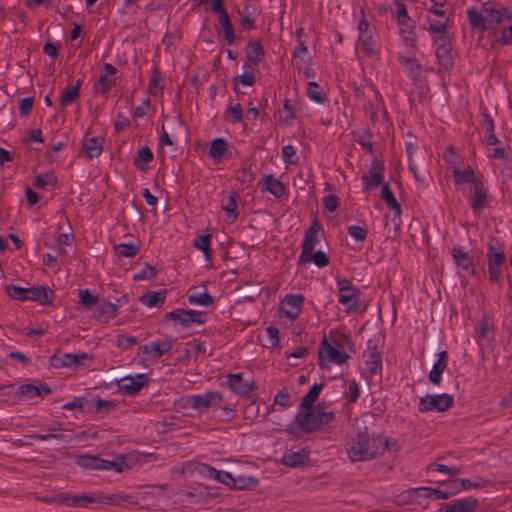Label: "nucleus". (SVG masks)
I'll use <instances>...</instances> for the list:
<instances>
[{
	"instance_id": "1",
	"label": "nucleus",
	"mask_w": 512,
	"mask_h": 512,
	"mask_svg": "<svg viewBox=\"0 0 512 512\" xmlns=\"http://www.w3.org/2000/svg\"><path fill=\"white\" fill-rule=\"evenodd\" d=\"M376 442H380V447H378V449H374L373 444H370L367 428L365 427L364 430L358 428L356 436L347 443L346 447L351 461L357 462L373 459L376 456L383 454L389 447L387 437L381 435L375 436L373 437V443Z\"/></svg>"
},
{
	"instance_id": "2",
	"label": "nucleus",
	"mask_w": 512,
	"mask_h": 512,
	"mask_svg": "<svg viewBox=\"0 0 512 512\" xmlns=\"http://www.w3.org/2000/svg\"><path fill=\"white\" fill-rule=\"evenodd\" d=\"M467 18L470 26L482 31L493 30L505 22L503 5L487 1L482 4L481 9L470 8L467 10Z\"/></svg>"
},
{
	"instance_id": "3",
	"label": "nucleus",
	"mask_w": 512,
	"mask_h": 512,
	"mask_svg": "<svg viewBox=\"0 0 512 512\" xmlns=\"http://www.w3.org/2000/svg\"><path fill=\"white\" fill-rule=\"evenodd\" d=\"M335 419V414L331 411H322L319 406L312 409L299 410L295 416V423L305 433H313L328 425Z\"/></svg>"
},
{
	"instance_id": "4",
	"label": "nucleus",
	"mask_w": 512,
	"mask_h": 512,
	"mask_svg": "<svg viewBox=\"0 0 512 512\" xmlns=\"http://www.w3.org/2000/svg\"><path fill=\"white\" fill-rule=\"evenodd\" d=\"M207 321V313L200 310L175 309L163 316V322L173 323L174 326L190 328L192 325H203Z\"/></svg>"
},
{
	"instance_id": "5",
	"label": "nucleus",
	"mask_w": 512,
	"mask_h": 512,
	"mask_svg": "<svg viewBox=\"0 0 512 512\" xmlns=\"http://www.w3.org/2000/svg\"><path fill=\"white\" fill-rule=\"evenodd\" d=\"M223 397L218 392H207L200 395H189L182 399L183 406L200 412L210 407H220Z\"/></svg>"
},
{
	"instance_id": "6",
	"label": "nucleus",
	"mask_w": 512,
	"mask_h": 512,
	"mask_svg": "<svg viewBox=\"0 0 512 512\" xmlns=\"http://www.w3.org/2000/svg\"><path fill=\"white\" fill-rule=\"evenodd\" d=\"M454 404V398L449 394L426 395L420 398L419 410L421 412L439 411L444 412Z\"/></svg>"
},
{
	"instance_id": "7",
	"label": "nucleus",
	"mask_w": 512,
	"mask_h": 512,
	"mask_svg": "<svg viewBox=\"0 0 512 512\" xmlns=\"http://www.w3.org/2000/svg\"><path fill=\"white\" fill-rule=\"evenodd\" d=\"M15 300H32L41 305H51L54 299V290H6Z\"/></svg>"
},
{
	"instance_id": "8",
	"label": "nucleus",
	"mask_w": 512,
	"mask_h": 512,
	"mask_svg": "<svg viewBox=\"0 0 512 512\" xmlns=\"http://www.w3.org/2000/svg\"><path fill=\"white\" fill-rule=\"evenodd\" d=\"M506 261L504 252L498 251L491 240L488 243L487 265L489 278L493 283H498L501 276V268Z\"/></svg>"
},
{
	"instance_id": "9",
	"label": "nucleus",
	"mask_w": 512,
	"mask_h": 512,
	"mask_svg": "<svg viewBox=\"0 0 512 512\" xmlns=\"http://www.w3.org/2000/svg\"><path fill=\"white\" fill-rule=\"evenodd\" d=\"M468 192L471 209L475 214H479L488 205V192L483 180L470 185Z\"/></svg>"
},
{
	"instance_id": "10",
	"label": "nucleus",
	"mask_w": 512,
	"mask_h": 512,
	"mask_svg": "<svg viewBox=\"0 0 512 512\" xmlns=\"http://www.w3.org/2000/svg\"><path fill=\"white\" fill-rule=\"evenodd\" d=\"M304 302L302 295L288 294L281 301L279 311L287 318L294 320L301 312Z\"/></svg>"
},
{
	"instance_id": "11",
	"label": "nucleus",
	"mask_w": 512,
	"mask_h": 512,
	"mask_svg": "<svg viewBox=\"0 0 512 512\" xmlns=\"http://www.w3.org/2000/svg\"><path fill=\"white\" fill-rule=\"evenodd\" d=\"M325 357H327L330 362L336 364H343L349 359V355L346 352L340 351L330 345L326 338L323 339L322 347L319 351V365L321 367L324 366Z\"/></svg>"
},
{
	"instance_id": "12",
	"label": "nucleus",
	"mask_w": 512,
	"mask_h": 512,
	"mask_svg": "<svg viewBox=\"0 0 512 512\" xmlns=\"http://www.w3.org/2000/svg\"><path fill=\"white\" fill-rule=\"evenodd\" d=\"M149 381L147 374L140 373L135 376H126L120 379L119 388L127 395L137 394Z\"/></svg>"
},
{
	"instance_id": "13",
	"label": "nucleus",
	"mask_w": 512,
	"mask_h": 512,
	"mask_svg": "<svg viewBox=\"0 0 512 512\" xmlns=\"http://www.w3.org/2000/svg\"><path fill=\"white\" fill-rule=\"evenodd\" d=\"M338 301L344 306L346 313H351L358 309L366 310V304L359 300V290H339Z\"/></svg>"
},
{
	"instance_id": "14",
	"label": "nucleus",
	"mask_w": 512,
	"mask_h": 512,
	"mask_svg": "<svg viewBox=\"0 0 512 512\" xmlns=\"http://www.w3.org/2000/svg\"><path fill=\"white\" fill-rule=\"evenodd\" d=\"M117 73V69L110 63H105L103 72L97 83L95 84V92L100 94L107 93L114 86L116 78L113 76Z\"/></svg>"
},
{
	"instance_id": "15",
	"label": "nucleus",
	"mask_w": 512,
	"mask_h": 512,
	"mask_svg": "<svg viewBox=\"0 0 512 512\" xmlns=\"http://www.w3.org/2000/svg\"><path fill=\"white\" fill-rule=\"evenodd\" d=\"M434 42L437 45L436 56L438 58L439 64L446 69L451 67L453 60L448 37L446 35L437 36L434 39Z\"/></svg>"
},
{
	"instance_id": "16",
	"label": "nucleus",
	"mask_w": 512,
	"mask_h": 512,
	"mask_svg": "<svg viewBox=\"0 0 512 512\" xmlns=\"http://www.w3.org/2000/svg\"><path fill=\"white\" fill-rule=\"evenodd\" d=\"M452 176L454 178L455 185H461L464 183H470V185H474L475 182L482 180L480 176H477L475 171L470 167H466L461 170L457 164L452 166Z\"/></svg>"
},
{
	"instance_id": "17",
	"label": "nucleus",
	"mask_w": 512,
	"mask_h": 512,
	"mask_svg": "<svg viewBox=\"0 0 512 512\" xmlns=\"http://www.w3.org/2000/svg\"><path fill=\"white\" fill-rule=\"evenodd\" d=\"M447 358L448 354L446 351H442L439 353L438 360L433 365L431 371L429 372L428 378L431 383L434 385H439L442 380V374L447 367Z\"/></svg>"
},
{
	"instance_id": "18",
	"label": "nucleus",
	"mask_w": 512,
	"mask_h": 512,
	"mask_svg": "<svg viewBox=\"0 0 512 512\" xmlns=\"http://www.w3.org/2000/svg\"><path fill=\"white\" fill-rule=\"evenodd\" d=\"M479 502L473 497L457 499L448 505L446 512H473Z\"/></svg>"
},
{
	"instance_id": "19",
	"label": "nucleus",
	"mask_w": 512,
	"mask_h": 512,
	"mask_svg": "<svg viewBox=\"0 0 512 512\" xmlns=\"http://www.w3.org/2000/svg\"><path fill=\"white\" fill-rule=\"evenodd\" d=\"M228 384L231 390L238 395H246L253 389V386L244 380L241 374H229Z\"/></svg>"
},
{
	"instance_id": "20",
	"label": "nucleus",
	"mask_w": 512,
	"mask_h": 512,
	"mask_svg": "<svg viewBox=\"0 0 512 512\" xmlns=\"http://www.w3.org/2000/svg\"><path fill=\"white\" fill-rule=\"evenodd\" d=\"M262 190L268 191L275 197L280 198L285 194L286 187L283 182L270 174L263 179Z\"/></svg>"
},
{
	"instance_id": "21",
	"label": "nucleus",
	"mask_w": 512,
	"mask_h": 512,
	"mask_svg": "<svg viewBox=\"0 0 512 512\" xmlns=\"http://www.w3.org/2000/svg\"><path fill=\"white\" fill-rule=\"evenodd\" d=\"M363 356L366 359L367 370L369 373L377 374L381 372L382 362L376 347H368Z\"/></svg>"
},
{
	"instance_id": "22",
	"label": "nucleus",
	"mask_w": 512,
	"mask_h": 512,
	"mask_svg": "<svg viewBox=\"0 0 512 512\" xmlns=\"http://www.w3.org/2000/svg\"><path fill=\"white\" fill-rule=\"evenodd\" d=\"M309 461L308 453L305 450L288 452L283 455L282 463L289 467H301Z\"/></svg>"
},
{
	"instance_id": "23",
	"label": "nucleus",
	"mask_w": 512,
	"mask_h": 512,
	"mask_svg": "<svg viewBox=\"0 0 512 512\" xmlns=\"http://www.w3.org/2000/svg\"><path fill=\"white\" fill-rule=\"evenodd\" d=\"M319 243L317 235L305 234L302 244V251L299 257V263H309L308 255L312 254L316 245Z\"/></svg>"
},
{
	"instance_id": "24",
	"label": "nucleus",
	"mask_w": 512,
	"mask_h": 512,
	"mask_svg": "<svg viewBox=\"0 0 512 512\" xmlns=\"http://www.w3.org/2000/svg\"><path fill=\"white\" fill-rule=\"evenodd\" d=\"M452 255L457 266L462 267L463 270L467 272L473 273L472 257L467 252L463 251L461 247H455Z\"/></svg>"
},
{
	"instance_id": "25",
	"label": "nucleus",
	"mask_w": 512,
	"mask_h": 512,
	"mask_svg": "<svg viewBox=\"0 0 512 512\" xmlns=\"http://www.w3.org/2000/svg\"><path fill=\"white\" fill-rule=\"evenodd\" d=\"M381 197L387 206L393 210L394 215L399 217L401 215V206L394 196L388 183L384 184L381 189Z\"/></svg>"
},
{
	"instance_id": "26",
	"label": "nucleus",
	"mask_w": 512,
	"mask_h": 512,
	"mask_svg": "<svg viewBox=\"0 0 512 512\" xmlns=\"http://www.w3.org/2000/svg\"><path fill=\"white\" fill-rule=\"evenodd\" d=\"M166 299V290L159 292H149L142 295L139 300L147 307H161Z\"/></svg>"
},
{
	"instance_id": "27",
	"label": "nucleus",
	"mask_w": 512,
	"mask_h": 512,
	"mask_svg": "<svg viewBox=\"0 0 512 512\" xmlns=\"http://www.w3.org/2000/svg\"><path fill=\"white\" fill-rule=\"evenodd\" d=\"M117 305L105 303L98 307L94 317L98 322L107 323L116 316Z\"/></svg>"
},
{
	"instance_id": "28",
	"label": "nucleus",
	"mask_w": 512,
	"mask_h": 512,
	"mask_svg": "<svg viewBox=\"0 0 512 512\" xmlns=\"http://www.w3.org/2000/svg\"><path fill=\"white\" fill-rule=\"evenodd\" d=\"M323 384L322 383H315L308 393L302 398V401L300 403V410H307L314 408L313 405L315 401L318 399L319 394L322 390Z\"/></svg>"
},
{
	"instance_id": "29",
	"label": "nucleus",
	"mask_w": 512,
	"mask_h": 512,
	"mask_svg": "<svg viewBox=\"0 0 512 512\" xmlns=\"http://www.w3.org/2000/svg\"><path fill=\"white\" fill-rule=\"evenodd\" d=\"M153 160V153L149 147H142L137 151V155L134 158L133 164L140 171H146L148 169L147 164Z\"/></svg>"
},
{
	"instance_id": "30",
	"label": "nucleus",
	"mask_w": 512,
	"mask_h": 512,
	"mask_svg": "<svg viewBox=\"0 0 512 512\" xmlns=\"http://www.w3.org/2000/svg\"><path fill=\"white\" fill-rule=\"evenodd\" d=\"M258 484V479L252 476L232 475L230 489L243 490L254 487Z\"/></svg>"
},
{
	"instance_id": "31",
	"label": "nucleus",
	"mask_w": 512,
	"mask_h": 512,
	"mask_svg": "<svg viewBox=\"0 0 512 512\" xmlns=\"http://www.w3.org/2000/svg\"><path fill=\"white\" fill-rule=\"evenodd\" d=\"M174 340L166 337L161 341L151 343V355L153 358H160L168 353L173 347Z\"/></svg>"
},
{
	"instance_id": "32",
	"label": "nucleus",
	"mask_w": 512,
	"mask_h": 512,
	"mask_svg": "<svg viewBox=\"0 0 512 512\" xmlns=\"http://www.w3.org/2000/svg\"><path fill=\"white\" fill-rule=\"evenodd\" d=\"M103 138L92 137L85 141L84 149L89 159L98 157L102 152Z\"/></svg>"
},
{
	"instance_id": "33",
	"label": "nucleus",
	"mask_w": 512,
	"mask_h": 512,
	"mask_svg": "<svg viewBox=\"0 0 512 512\" xmlns=\"http://www.w3.org/2000/svg\"><path fill=\"white\" fill-rule=\"evenodd\" d=\"M237 198L238 194L233 192L227 197L225 201L222 202V209L227 213V217L230 223L234 222L239 215L236 203Z\"/></svg>"
},
{
	"instance_id": "34",
	"label": "nucleus",
	"mask_w": 512,
	"mask_h": 512,
	"mask_svg": "<svg viewBox=\"0 0 512 512\" xmlns=\"http://www.w3.org/2000/svg\"><path fill=\"white\" fill-rule=\"evenodd\" d=\"M103 459L98 456L80 455L76 464L86 470H100Z\"/></svg>"
},
{
	"instance_id": "35",
	"label": "nucleus",
	"mask_w": 512,
	"mask_h": 512,
	"mask_svg": "<svg viewBox=\"0 0 512 512\" xmlns=\"http://www.w3.org/2000/svg\"><path fill=\"white\" fill-rule=\"evenodd\" d=\"M187 300L190 305H199L203 307H214L216 304V300L206 291L188 295Z\"/></svg>"
},
{
	"instance_id": "36",
	"label": "nucleus",
	"mask_w": 512,
	"mask_h": 512,
	"mask_svg": "<svg viewBox=\"0 0 512 512\" xmlns=\"http://www.w3.org/2000/svg\"><path fill=\"white\" fill-rule=\"evenodd\" d=\"M63 359H65V367L66 368H78L82 365H85V361L91 360L92 357L87 353H79V354H63Z\"/></svg>"
},
{
	"instance_id": "37",
	"label": "nucleus",
	"mask_w": 512,
	"mask_h": 512,
	"mask_svg": "<svg viewBox=\"0 0 512 512\" xmlns=\"http://www.w3.org/2000/svg\"><path fill=\"white\" fill-rule=\"evenodd\" d=\"M64 498L66 500L63 503L68 506L87 507L89 504L97 502L93 496L86 494L70 496L64 493Z\"/></svg>"
},
{
	"instance_id": "38",
	"label": "nucleus",
	"mask_w": 512,
	"mask_h": 512,
	"mask_svg": "<svg viewBox=\"0 0 512 512\" xmlns=\"http://www.w3.org/2000/svg\"><path fill=\"white\" fill-rule=\"evenodd\" d=\"M219 24L223 29L224 38L229 45H233L235 42V33L232 27L231 21L229 19L228 13H223L221 17L218 18Z\"/></svg>"
},
{
	"instance_id": "39",
	"label": "nucleus",
	"mask_w": 512,
	"mask_h": 512,
	"mask_svg": "<svg viewBox=\"0 0 512 512\" xmlns=\"http://www.w3.org/2000/svg\"><path fill=\"white\" fill-rule=\"evenodd\" d=\"M228 149V143L222 138L214 139L211 142V146L209 149V156L215 160H219L225 154Z\"/></svg>"
},
{
	"instance_id": "40",
	"label": "nucleus",
	"mask_w": 512,
	"mask_h": 512,
	"mask_svg": "<svg viewBox=\"0 0 512 512\" xmlns=\"http://www.w3.org/2000/svg\"><path fill=\"white\" fill-rule=\"evenodd\" d=\"M249 52L247 59L252 64L257 65L264 56V49L260 42L250 41L248 44Z\"/></svg>"
},
{
	"instance_id": "41",
	"label": "nucleus",
	"mask_w": 512,
	"mask_h": 512,
	"mask_svg": "<svg viewBox=\"0 0 512 512\" xmlns=\"http://www.w3.org/2000/svg\"><path fill=\"white\" fill-rule=\"evenodd\" d=\"M80 97V92H78L77 87H66L61 96H60V106L65 108L67 105L75 102Z\"/></svg>"
},
{
	"instance_id": "42",
	"label": "nucleus",
	"mask_w": 512,
	"mask_h": 512,
	"mask_svg": "<svg viewBox=\"0 0 512 512\" xmlns=\"http://www.w3.org/2000/svg\"><path fill=\"white\" fill-rule=\"evenodd\" d=\"M364 191H370L378 187L383 181L382 173H368L362 176Z\"/></svg>"
},
{
	"instance_id": "43",
	"label": "nucleus",
	"mask_w": 512,
	"mask_h": 512,
	"mask_svg": "<svg viewBox=\"0 0 512 512\" xmlns=\"http://www.w3.org/2000/svg\"><path fill=\"white\" fill-rule=\"evenodd\" d=\"M358 45L360 46L361 50L368 56V57H374L375 56V50H374V44L372 41V35L371 34H363L359 35Z\"/></svg>"
},
{
	"instance_id": "44",
	"label": "nucleus",
	"mask_w": 512,
	"mask_h": 512,
	"mask_svg": "<svg viewBox=\"0 0 512 512\" xmlns=\"http://www.w3.org/2000/svg\"><path fill=\"white\" fill-rule=\"evenodd\" d=\"M307 95L317 103H323L326 98L323 89L316 82L308 83Z\"/></svg>"
},
{
	"instance_id": "45",
	"label": "nucleus",
	"mask_w": 512,
	"mask_h": 512,
	"mask_svg": "<svg viewBox=\"0 0 512 512\" xmlns=\"http://www.w3.org/2000/svg\"><path fill=\"white\" fill-rule=\"evenodd\" d=\"M57 182V178L53 172H46L39 174L35 177L33 185L38 188H44L49 185H54Z\"/></svg>"
},
{
	"instance_id": "46",
	"label": "nucleus",
	"mask_w": 512,
	"mask_h": 512,
	"mask_svg": "<svg viewBox=\"0 0 512 512\" xmlns=\"http://www.w3.org/2000/svg\"><path fill=\"white\" fill-rule=\"evenodd\" d=\"M194 246L203 251L205 254V257L207 259L211 258V250H210V235L204 234L198 236L194 241Z\"/></svg>"
},
{
	"instance_id": "47",
	"label": "nucleus",
	"mask_w": 512,
	"mask_h": 512,
	"mask_svg": "<svg viewBox=\"0 0 512 512\" xmlns=\"http://www.w3.org/2000/svg\"><path fill=\"white\" fill-rule=\"evenodd\" d=\"M115 250L120 257H133L139 252V247L134 244H120L115 246Z\"/></svg>"
},
{
	"instance_id": "48",
	"label": "nucleus",
	"mask_w": 512,
	"mask_h": 512,
	"mask_svg": "<svg viewBox=\"0 0 512 512\" xmlns=\"http://www.w3.org/2000/svg\"><path fill=\"white\" fill-rule=\"evenodd\" d=\"M308 49L303 41H299L298 47L295 48L293 53V63L295 66L300 67L304 61L303 58L307 55Z\"/></svg>"
},
{
	"instance_id": "49",
	"label": "nucleus",
	"mask_w": 512,
	"mask_h": 512,
	"mask_svg": "<svg viewBox=\"0 0 512 512\" xmlns=\"http://www.w3.org/2000/svg\"><path fill=\"white\" fill-rule=\"evenodd\" d=\"M398 14L397 19L400 26L410 27L412 20L410 19L405 4L396 2Z\"/></svg>"
},
{
	"instance_id": "50",
	"label": "nucleus",
	"mask_w": 512,
	"mask_h": 512,
	"mask_svg": "<svg viewBox=\"0 0 512 512\" xmlns=\"http://www.w3.org/2000/svg\"><path fill=\"white\" fill-rule=\"evenodd\" d=\"M347 231L348 234L358 242H363L367 237V230L362 226L350 225Z\"/></svg>"
},
{
	"instance_id": "51",
	"label": "nucleus",
	"mask_w": 512,
	"mask_h": 512,
	"mask_svg": "<svg viewBox=\"0 0 512 512\" xmlns=\"http://www.w3.org/2000/svg\"><path fill=\"white\" fill-rule=\"evenodd\" d=\"M79 297L80 302L85 309H90L98 302V297L90 294L89 290H80Z\"/></svg>"
},
{
	"instance_id": "52",
	"label": "nucleus",
	"mask_w": 512,
	"mask_h": 512,
	"mask_svg": "<svg viewBox=\"0 0 512 512\" xmlns=\"http://www.w3.org/2000/svg\"><path fill=\"white\" fill-rule=\"evenodd\" d=\"M282 157L287 165L296 164L298 161L296 151L292 145H286L282 148Z\"/></svg>"
},
{
	"instance_id": "53",
	"label": "nucleus",
	"mask_w": 512,
	"mask_h": 512,
	"mask_svg": "<svg viewBox=\"0 0 512 512\" xmlns=\"http://www.w3.org/2000/svg\"><path fill=\"white\" fill-rule=\"evenodd\" d=\"M309 262H313L318 267H325L329 263L327 255L322 251H317L308 255Z\"/></svg>"
},
{
	"instance_id": "54",
	"label": "nucleus",
	"mask_w": 512,
	"mask_h": 512,
	"mask_svg": "<svg viewBox=\"0 0 512 512\" xmlns=\"http://www.w3.org/2000/svg\"><path fill=\"white\" fill-rule=\"evenodd\" d=\"M138 343L137 338L133 336L119 335L117 337V346L122 350L130 349L132 346Z\"/></svg>"
},
{
	"instance_id": "55",
	"label": "nucleus",
	"mask_w": 512,
	"mask_h": 512,
	"mask_svg": "<svg viewBox=\"0 0 512 512\" xmlns=\"http://www.w3.org/2000/svg\"><path fill=\"white\" fill-rule=\"evenodd\" d=\"M427 469L431 470V471L447 473V474H450L451 476H454V475H457L460 473V469H458V468H450L446 465L439 464V463H431L428 465Z\"/></svg>"
},
{
	"instance_id": "56",
	"label": "nucleus",
	"mask_w": 512,
	"mask_h": 512,
	"mask_svg": "<svg viewBox=\"0 0 512 512\" xmlns=\"http://www.w3.org/2000/svg\"><path fill=\"white\" fill-rule=\"evenodd\" d=\"M322 203L326 210L333 212L339 206V198L335 194H328L323 197Z\"/></svg>"
},
{
	"instance_id": "57",
	"label": "nucleus",
	"mask_w": 512,
	"mask_h": 512,
	"mask_svg": "<svg viewBox=\"0 0 512 512\" xmlns=\"http://www.w3.org/2000/svg\"><path fill=\"white\" fill-rule=\"evenodd\" d=\"M123 465L124 462L122 458L113 461L103 459L100 470H114L116 472H121L123 470Z\"/></svg>"
},
{
	"instance_id": "58",
	"label": "nucleus",
	"mask_w": 512,
	"mask_h": 512,
	"mask_svg": "<svg viewBox=\"0 0 512 512\" xmlns=\"http://www.w3.org/2000/svg\"><path fill=\"white\" fill-rule=\"evenodd\" d=\"M156 275L154 266L146 265L140 272L134 274V280H147Z\"/></svg>"
},
{
	"instance_id": "59",
	"label": "nucleus",
	"mask_w": 512,
	"mask_h": 512,
	"mask_svg": "<svg viewBox=\"0 0 512 512\" xmlns=\"http://www.w3.org/2000/svg\"><path fill=\"white\" fill-rule=\"evenodd\" d=\"M19 393L22 396L31 399L35 396H38L39 391L37 389V386L34 384H23L19 387Z\"/></svg>"
},
{
	"instance_id": "60",
	"label": "nucleus",
	"mask_w": 512,
	"mask_h": 512,
	"mask_svg": "<svg viewBox=\"0 0 512 512\" xmlns=\"http://www.w3.org/2000/svg\"><path fill=\"white\" fill-rule=\"evenodd\" d=\"M94 407L97 412H110L116 407V404L113 401L103 400L99 398L95 401Z\"/></svg>"
},
{
	"instance_id": "61",
	"label": "nucleus",
	"mask_w": 512,
	"mask_h": 512,
	"mask_svg": "<svg viewBox=\"0 0 512 512\" xmlns=\"http://www.w3.org/2000/svg\"><path fill=\"white\" fill-rule=\"evenodd\" d=\"M447 20L444 21H430L429 31L437 33L438 36L446 35Z\"/></svg>"
},
{
	"instance_id": "62",
	"label": "nucleus",
	"mask_w": 512,
	"mask_h": 512,
	"mask_svg": "<svg viewBox=\"0 0 512 512\" xmlns=\"http://www.w3.org/2000/svg\"><path fill=\"white\" fill-rule=\"evenodd\" d=\"M34 99L33 97L23 98L19 101V111L23 116H27L31 113L33 107Z\"/></svg>"
},
{
	"instance_id": "63",
	"label": "nucleus",
	"mask_w": 512,
	"mask_h": 512,
	"mask_svg": "<svg viewBox=\"0 0 512 512\" xmlns=\"http://www.w3.org/2000/svg\"><path fill=\"white\" fill-rule=\"evenodd\" d=\"M213 479L219 483H222L230 488V483L232 480V474L226 471H220L216 469L215 474L213 475Z\"/></svg>"
},
{
	"instance_id": "64",
	"label": "nucleus",
	"mask_w": 512,
	"mask_h": 512,
	"mask_svg": "<svg viewBox=\"0 0 512 512\" xmlns=\"http://www.w3.org/2000/svg\"><path fill=\"white\" fill-rule=\"evenodd\" d=\"M496 41L501 43L502 45H506L511 43L512 41V26L508 28H504L499 33V36H496Z\"/></svg>"
}]
</instances>
